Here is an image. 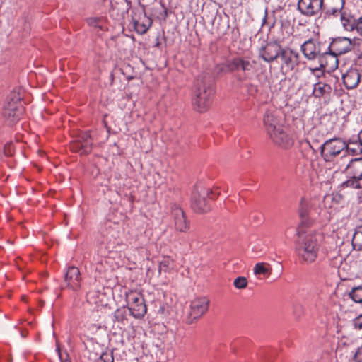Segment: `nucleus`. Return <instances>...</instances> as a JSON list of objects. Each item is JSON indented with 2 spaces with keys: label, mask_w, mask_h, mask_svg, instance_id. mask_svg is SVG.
<instances>
[{
  "label": "nucleus",
  "mask_w": 362,
  "mask_h": 362,
  "mask_svg": "<svg viewBox=\"0 0 362 362\" xmlns=\"http://www.w3.org/2000/svg\"><path fill=\"white\" fill-rule=\"evenodd\" d=\"M59 356L61 362H71L69 356L66 353L62 354L59 352Z\"/></svg>",
  "instance_id": "58836bf2"
},
{
  "label": "nucleus",
  "mask_w": 362,
  "mask_h": 362,
  "mask_svg": "<svg viewBox=\"0 0 362 362\" xmlns=\"http://www.w3.org/2000/svg\"><path fill=\"white\" fill-rule=\"evenodd\" d=\"M64 281L69 288L78 291L81 288V281L79 269L75 267H69L64 276Z\"/></svg>",
  "instance_id": "2eb2a0df"
},
{
  "label": "nucleus",
  "mask_w": 362,
  "mask_h": 362,
  "mask_svg": "<svg viewBox=\"0 0 362 362\" xmlns=\"http://www.w3.org/2000/svg\"><path fill=\"white\" fill-rule=\"evenodd\" d=\"M309 209H310L309 200L305 197H302L300 199V201L299 203V206H298V214H299V216L301 219L302 224L305 223L308 218Z\"/></svg>",
  "instance_id": "5701e85b"
},
{
  "label": "nucleus",
  "mask_w": 362,
  "mask_h": 362,
  "mask_svg": "<svg viewBox=\"0 0 362 362\" xmlns=\"http://www.w3.org/2000/svg\"><path fill=\"white\" fill-rule=\"evenodd\" d=\"M85 143L81 140H75L71 143V149L78 152L80 154H86L90 152L92 146V139L90 134L87 132L83 133Z\"/></svg>",
  "instance_id": "6ab92c4d"
},
{
  "label": "nucleus",
  "mask_w": 362,
  "mask_h": 362,
  "mask_svg": "<svg viewBox=\"0 0 362 362\" xmlns=\"http://www.w3.org/2000/svg\"><path fill=\"white\" fill-rule=\"evenodd\" d=\"M193 105L199 112L206 111L212 102L214 89L211 81L205 76H199L195 81Z\"/></svg>",
  "instance_id": "f03ea898"
},
{
  "label": "nucleus",
  "mask_w": 362,
  "mask_h": 362,
  "mask_svg": "<svg viewBox=\"0 0 362 362\" xmlns=\"http://www.w3.org/2000/svg\"><path fill=\"white\" fill-rule=\"evenodd\" d=\"M209 304V300L205 297L194 299L190 304L187 322L191 324L202 316L208 310Z\"/></svg>",
  "instance_id": "9b49d317"
},
{
  "label": "nucleus",
  "mask_w": 362,
  "mask_h": 362,
  "mask_svg": "<svg viewBox=\"0 0 362 362\" xmlns=\"http://www.w3.org/2000/svg\"><path fill=\"white\" fill-rule=\"evenodd\" d=\"M171 216L173 219L174 228L177 231L186 233L189 230V221L181 208L174 206L172 209Z\"/></svg>",
  "instance_id": "ddd939ff"
},
{
  "label": "nucleus",
  "mask_w": 362,
  "mask_h": 362,
  "mask_svg": "<svg viewBox=\"0 0 362 362\" xmlns=\"http://www.w3.org/2000/svg\"><path fill=\"white\" fill-rule=\"evenodd\" d=\"M344 172L346 175H356L362 173V158H354L350 160Z\"/></svg>",
  "instance_id": "4be33fe9"
},
{
  "label": "nucleus",
  "mask_w": 362,
  "mask_h": 362,
  "mask_svg": "<svg viewBox=\"0 0 362 362\" xmlns=\"http://www.w3.org/2000/svg\"><path fill=\"white\" fill-rule=\"evenodd\" d=\"M347 150L354 151L349 147L345 141L339 137L328 139L320 146L321 156L325 161H331L337 156Z\"/></svg>",
  "instance_id": "423d86ee"
},
{
  "label": "nucleus",
  "mask_w": 362,
  "mask_h": 362,
  "mask_svg": "<svg viewBox=\"0 0 362 362\" xmlns=\"http://www.w3.org/2000/svg\"><path fill=\"white\" fill-rule=\"evenodd\" d=\"M105 298V294L97 289L89 290L86 295L87 302L91 305H94L96 308L107 305Z\"/></svg>",
  "instance_id": "aec40b11"
},
{
  "label": "nucleus",
  "mask_w": 362,
  "mask_h": 362,
  "mask_svg": "<svg viewBox=\"0 0 362 362\" xmlns=\"http://www.w3.org/2000/svg\"><path fill=\"white\" fill-rule=\"evenodd\" d=\"M358 218L362 222V207L358 211Z\"/></svg>",
  "instance_id": "79ce46f5"
},
{
  "label": "nucleus",
  "mask_w": 362,
  "mask_h": 362,
  "mask_svg": "<svg viewBox=\"0 0 362 362\" xmlns=\"http://www.w3.org/2000/svg\"><path fill=\"white\" fill-rule=\"evenodd\" d=\"M351 244L355 250H362V226L356 228L352 236Z\"/></svg>",
  "instance_id": "393cba45"
},
{
  "label": "nucleus",
  "mask_w": 362,
  "mask_h": 362,
  "mask_svg": "<svg viewBox=\"0 0 362 362\" xmlns=\"http://www.w3.org/2000/svg\"><path fill=\"white\" fill-rule=\"evenodd\" d=\"M340 14L341 23L343 28L347 31H353L356 29V21L349 13L342 11Z\"/></svg>",
  "instance_id": "412c9836"
},
{
  "label": "nucleus",
  "mask_w": 362,
  "mask_h": 362,
  "mask_svg": "<svg viewBox=\"0 0 362 362\" xmlns=\"http://www.w3.org/2000/svg\"><path fill=\"white\" fill-rule=\"evenodd\" d=\"M349 296L355 302L362 303V286L354 287L349 293Z\"/></svg>",
  "instance_id": "cd10ccee"
},
{
  "label": "nucleus",
  "mask_w": 362,
  "mask_h": 362,
  "mask_svg": "<svg viewBox=\"0 0 362 362\" xmlns=\"http://www.w3.org/2000/svg\"><path fill=\"white\" fill-rule=\"evenodd\" d=\"M348 180L344 182L346 187L353 189L362 188V173L356 175H346Z\"/></svg>",
  "instance_id": "b1692460"
},
{
  "label": "nucleus",
  "mask_w": 362,
  "mask_h": 362,
  "mask_svg": "<svg viewBox=\"0 0 362 362\" xmlns=\"http://www.w3.org/2000/svg\"><path fill=\"white\" fill-rule=\"evenodd\" d=\"M242 58H235L234 59L230 64V69L232 70H238L240 69V64H241Z\"/></svg>",
  "instance_id": "c9c22d12"
},
{
  "label": "nucleus",
  "mask_w": 362,
  "mask_h": 362,
  "mask_svg": "<svg viewBox=\"0 0 362 362\" xmlns=\"http://www.w3.org/2000/svg\"><path fill=\"white\" fill-rule=\"evenodd\" d=\"M279 59L281 60V71L287 73L298 65L299 54L288 48H283Z\"/></svg>",
  "instance_id": "1a4fd4ad"
},
{
  "label": "nucleus",
  "mask_w": 362,
  "mask_h": 362,
  "mask_svg": "<svg viewBox=\"0 0 362 362\" xmlns=\"http://www.w3.org/2000/svg\"><path fill=\"white\" fill-rule=\"evenodd\" d=\"M349 360L352 362H362V346L351 353Z\"/></svg>",
  "instance_id": "2f4dec72"
},
{
  "label": "nucleus",
  "mask_w": 362,
  "mask_h": 362,
  "mask_svg": "<svg viewBox=\"0 0 362 362\" xmlns=\"http://www.w3.org/2000/svg\"><path fill=\"white\" fill-rule=\"evenodd\" d=\"M253 68V64L248 60L242 59L240 69L243 71H250Z\"/></svg>",
  "instance_id": "72a5a7b5"
},
{
  "label": "nucleus",
  "mask_w": 362,
  "mask_h": 362,
  "mask_svg": "<svg viewBox=\"0 0 362 362\" xmlns=\"http://www.w3.org/2000/svg\"><path fill=\"white\" fill-rule=\"evenodd\" d=\"M264 124L270 139L276 145L283 148H288L293 144L292 138L278 124L274 115L267 113L264 117Z\"/></svg>",
  "instance_id": "7ed1b4c3"
},
{
  "label": "nucleus",
  "mask_w": 362,
  "mask_h": 362,
  "mask_svg": "<svg viewBox=\"0 0 362 362\" xmlns=\"http://www.w3.org/2000/svg\"><path fill=\"white\" fill-rule=\"evenodd\" d=\"M126 310L125 308H119L115 310L114 313V318L116 321L119 322H123L124 320H126Z\"/></svg>",
  "instance_id": "7c9ffc66"
},
{
  "label": "nucleus",
  "mask_w": 362,
  "mask_h": 362,
  "mask_svg": "<svg viewBox=\"0 0 362 362\" xmlns=\"http://www.w3.org/2000/svg\"><path fill=\"white\" fill-rule=\"evenodd\" d=\"M322 11L327 16H337L342 12L344 0H321Z\"/></svg>",
  "instance_id": "f3484780"
},
{
  "label": "nucleus",
  "mask_w": 362,
  "mask_h": 362,
  "mask_svg": "<svg viewBox=\"0 0 362 362\" xmlns=\"http://www.w3.org/2000/svg\"><path fill=\"white\" fill-rule=\"evenodd\" d=\"M98 362H114L112 351H107L103 352L98 358Z\"/></svg>",
  "instance_id": "473e14b6"
},
{
  "label": "nucleus",
  "mask_w": 362,
  "mask_h": 362,
  "mask_svg": "<svg viewBox=\"0 0 362 362\" xmlns=\"http://www.w3.org/2000/svg\"><path fill=\"white\" fill-rule=\"evenodd\" d=\"M22 96L19 90H13L7 96L3 110L5 119L11 124L18 121L24 112L21 101Z\"/></svg>",
  "instance_id": "20e7f679"
},
{
  "label": "nucleus",
  "mask_w": 362,
  "mask_h": 362,
  "mask_svg": "<svg viewBox=\"0 0 362 362\" xmlns=\"http://www.w3.org/2000/svg\"><path fill=\"white\" fill-rule=\"evenodd\" d=\"M332 88L329 85L322 82H318L315 84L313 88V94L315 97H322L326 94H329Z\"/></svg>",
  "instance_id": "a878e982"
},
{
  "label": "nucleus",
  "mask_w": 362,
  "mask_h": 362,
  "mask_svg": "<svg viewBox=\"0 0 362 362\" xmlns=\"http://www.w3.org/2000/svg\"><path fill=\"white\" fill-rule=\"evenodd\" d=\"M248 90L250 93H252L257 91V87L253 85H250V87L248 88Z\"/></svg>",
  "instance_id": "a19ab883"
},
{
  "label": "nucleus",
  "mask_w": 362,
  "mask_h": 362,
  "mask_svg": "<svg viewBox=\"0 0 362 362\" xmlns=\"http://www.w3.org/2000/svg\"><path fill=\"white\" fill-rule=\"evenodd\" d=\"M132 23L135 31L140 35H143L151 26L152 21L145 13L140 12L132 17Z\"/></svg>",
  "instance_id": "dca6fc26"
},
{
  "label": "nucleus",
  "mask_w": 362,
  "mask_h": 362,
  "mask_svg": "<svg viewBox=\"0 0 362 362\" xmlns=\"http://www.w3.org/2000/svg\"><path fill=\"white\" fill-rule=\"evenodd\" d=\"M126 300L131 314L135 318H141L146 313V305L140 293L129 291L126 294Z\"/></svg>",
  "instance_id": "0eeeda50"
},
{
  "label": "nucleus",
  "mask_w": 362,
  "mask_h": 362,
  "mask_svg": "<svg viewBox=\"0 0 362 362\" xmlns=\"http://www.w3.org/2000/svg\"><path fill=\"white\" fill-rule=\"evenodd\" d=\"M77 140L82 141V143H85V138L83 137V133L81 134Z\"/></svg>",
  "instance_id": "37998d69"
},
{
  "label": "nucleus",
  "mask_w": 362,
  "mask_h": 362,
  "mask_svg": "<svg viewBox=\"0 0 362 362\" xmlns=\"http://www.w3.org/2000/svg\"><path fill=\"white\" fill-rule=\"evenodd\" d=\"M253 271L255 275H263L268 277L271 274L272 269L267 263L258 262L255 265Z\"/></svg>",
  "instance_id": "bb28decb"
},
{
  "label": "nucleus",
  "mask_w": 362,
  "mask_h": 362,
  "mask_svg": "<svg viewBox=\"0 0 362 362\" xmlns=\"http://www.w3.org/2000/svg\"><path fill=\"white\" fill-rule=\"evenodd\" d=\"M301 51L304 57L308 60L320 59L328 54L327 50L322 52L321 44L313 40H308L301 45Z\"/></svg>",
  "instance_id": "9d476101"
},
{
  "label": "nucleus",
  "mask_w": 362,
  "mask_h": 362,
  "mask_svg": "<svg viewBox=\"0 0 362 362\" xmlns=\"http://www.w3.org/2000/svg\"><path fill=\"white\" fill-rule=\"evenodd\" d=\"M358 141H359V143H360L359 151L362 152V130L358 133Z\"/></svg>",
  "instance_id": "ea45409f"
},
{
  "label": "nucleus",
  "mask_w": 362,
  "mask_h": 362,
  "mask_svg": "<svg viewBox=\"0 0 362 362\" xmlns=\"http://www.w3.org/2000/svg\"><path fill=\"white\" fill-rule=\"evenodd\" d=\"M343 83L347 89L355 88L359 83L361 75L356 68H350L342 75Z\"/></svg>",
  "instance_id": "a211bd4d"
},
{
  "label": "nucleus",
  "mask_w": 362,
  "mask_h": 362,
  "mask_svg": "<svg viewBox=\"0 0 362 362\" xmlns=\"http://www.w3.org/2000/svg\"><path fill=\"white\" fill-rule=\"evenodd\" d=\"M330 199V197H325V199Z\"/></svg>",
  "instance_id": "c03bdc74"
},
{
  "label": "nucleus",
  "mask_w": 362,
  "mask_h": 362,
  "mask_svg": "<svg viewBox=\"0 0 362 362\" xmlns=\"http://www.w3.org/2000/svg\"><path fill=\"white\" fill-rule=\"evenodd\" d=\"M86 21H87V23L90 26H93V27H97L98 26V18H87Z\"/></svg>",
  "instance_id": "4c0bfd02"
},
{
  "label": "nucleus",
  "mask_w": 362,
  "mask_h": 362,
  "mask_svg": "<svg viewBox=\"0 0 362 362\" xmlns=\"http://www.w3.org/2000/svg\"><path fill=\"white\" fill-rule=\"evenodd\" d=\"M214 192L211 189L199 190L195 189L192 194L191 205L193 210L197 213H206L210 210V206L208 205L205 196L213 194Z\"/></svg>",
  "instance_id": "6e6552de"
},
{
  "label": "nucleus",
  "mask_w": 362,
  "mask_h": 362,
  "mask_svg": "<svg viewBox=\"0 0 362 362\" xmlns=\"http://www.w3.org/2000/svg\"><path fill=\"white\" fill-rule=\"evenodd\" d=\"M352 325L355 329H362V314L357 316L353 320Z\"/></svg>",
  "instance_id": "f704fd0d"
},
{
  "label": "nucleus",
  "mask_w": 362,
  "mask_h": 362,
  "mask_svg": "<svg viewBox=\"0 0 362 362\" xmlns=\"http://www.w3.org/2000/svg\"><path fill=\"white\" fill-rule=\"evenodd\" d=\"M362 45V40L358 38L337 37L334 39L327 48L328 54L336 59L337 55H341L351 51H355ZM337 61V59H335Z\"/></svg>",
  "instance_id": "39448f33"
},
{
  "label": "nucleus",
  "mask_w": 362,
  "mask_h": 362,
  "mask_svg": "<svg viewBox=\"0 0 362 362\" xmlns=\"http://www.w3.org/2000/svg\"><path fill=\"white\" fill-rule=\"evenodd\" d=\"M283 48L276 42H270L259 48V54L264 62L271 63L279 59Z\"/></svg>",
  "instance_id": "f8f14e48"
},
{
  "label": "nucleus",
  "mask_w": 362,
  "mask_h": 362,
  "mask_svg": "<svg viewBox=\"0 0 362 362\" xmlns=\"http://www.w3.org/2000/svg\"><path fill=\"white\" fill-rule=\"evenodd\" d=\"M355 30L360 35H362V16L356 20V26Z\"/></svg>",
  "instance_id": "e433bc0d"
},
{
  "label": "nucleus",
  "mask_w": 362,
  "mask_h": 362,
  "mask_svg": "<svg viewBox=\"0 0 362 362\" xmlns=\"http://www.w3.org/2000/svg\"><path fill=\"white\" fill-rule=\"evenodd\" d=\"M298 238L295 242V252L300 263L310 264L315 262L320 246V235L315 230L297 228Z\"/></svg>",
  "instance_id": "f257e3e1"
},
{
  "label": "nucleus",
  "mask_w": 362,
  "mask_h": 362,
  "mask_svg": "<svg viewBox=\"0 0 362 362\" xmlns=\"http://www.w3.org/2000/svg\"><path fill=\"white\" fill-rule=\"evenodd\" d=\"M298 8L304 15H317L322 11L321 0H299Z\"/></svg>",
  "instance_id": "4468645a"
},
{
  "label": "nucleus",
  "mask_w": 362,
  "mask_h": 362,
  "mask_svg": "<svg viewBox=\"0 0 362 362\" xmlns=\"http://www.w3.org/2000/svg\"><path fill=\"white\" fill-rule=\"evenodd\" d=\"M173 260L170 258H164L159 264V273L162 272L167 273L170 271L173 268Z\"/></svg>",
  "instance_id": "c85d7f7f"
},
{
  "label": "nucleus",
  "mask_w": 362,
  "mask_h": 362,
  "mask_svg": "<svg viewBox=\"0 0 362 362\" xmlns=\"http://www.w3.org/2000/svg\"><path fill=\"white\" fill-rule=\"evenodd\" d=\"M233 285L237 289L245 288L247 286V280L245 277L239 276L235 279Z\"/></svg>",
  "instance_id": "c756f323"
}]
</instances>
